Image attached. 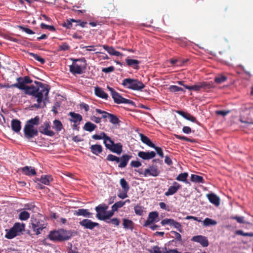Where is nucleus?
<instances>
[{
  "label": "nucleus",
  "mask_w": 253,
  "mask_h": 253,
  "mask_svg": "<svg viewBox=\"0 0 253 253\" xmlns=\"http://www.w3.org/2000/svg\"><path fill=\"white\" fill-rule=\"evenodd\" d=\"M148 217L155 221V219L158 217V213L157 211L150 212L149 213Z\"/></svg>",
  "instance_id": "nucleus-56"
},
{
  "label": "nucleus",
  "mask_w": 253,
  "mask_h": 253,
  "mask_svg": "<svg viewBox=\"0 0 253 253\" xmlns=\"http://www.w3.org/2000/svg\"><path fill=\"white\" fill-rule=\"evenodd\" d=\"M79 224L84 229L89 230H93L95 227L98 226L99 225L97 222H93L89 219H84L79 222Z\"/></svg>",
  "instance_id": "nucleus-12"
},
{
  "label": "nucleus",
  "mask_w": 253,
  "mask_h": 253,
  "mask_svg": "<svg viewBox=\"0 0 253 253\" xmlns=\"http://www.w3.org/2000/svg\"><path fill=\"white\" fill-rule=\"evenodd\" d=\"M25 228V224L24 223L16 222L10 229L5 230L6 233L5 237L8 239H11L20 235L22 231H24Z\"/></svg>",
  "instance_id": "nucleus-4"
},
{
  "label": "nucleus",
  "mask_w": 253,
  "mask_h": 253,
  "mask_svg": "<svg viewBox=\"0 0 253 253\" xmlns=\"http://www.w3.org/2000/svg\"><path fill=\"white\" fill-rule=\"evenodd\" d=\"M185 119L192 122L198 123L196 119L189 113L187 114V115H186Z\"/></svg>",
  "instance_id": "nucleus-59"
},
{
  "label": "nucleus",
  "mask_w": 253,
  "mask_h": 253,
  "mask_svg": "<svg viewBox=\"0 0 253 253\" xmlns=\"http://www.w3.org/2000/svg\"><path fill=\"white\" fill-rule=\"evenodd\" d=\"M79 64H72L69 66V71L73 75H81L84 72L86 68V61Z\"/></svg>",
  "instance_id": "nucleus-8"
},
{
  "label": "nucleus",
  "mask_w": 253,
  "mask_h": 253,
  "mask_svg": "<svg viewBox=\"0 0 253 253\" xmlns=\"http://www.w3.org/2000/svg\"><path fill=\"white\" fill-rule=\"evenodd\" d=\"M134 212L136 214L138 215H141L143 212V208L139 205H137L134 208Z\"/></svg>",
  "instance_id": "nucleus-49"
},
{
  "label": "nucleus",
  "mask_w": 253,
  "mask_h": 253,
  "mask_svg": "<svg viewBox=\"0 0 253 253\" xmlns=\"http://www.w3.org/2000/svg\"><path fill=\"white\" fill-rule=\"evenodd\" d=\"M21 122L19 120L13 119L11 123L12 130L15 132H19L21 128Z\"/></svg>",
  "instance_id": "nucleus-23"
},
{
  "label": "nucleus",
  "mask_w": 253,
  "mask_h": 253,
  "mask_svg": "<svg viewBox=\"0 0 253 253\" xmlns=\"http://www.w3.org/2000/svg\"><path fill=\"white\" fill-rule=\"evenodd\" d=\"M52 128L57 132L60 131L63 128L62 123L58 120H55L53 122Z\"/></svg>",
  "instance_id": "nucleus-35"
},
{
  "label": "nucleus",
  "mask_w": 253,
  "mask_h": 253,
  "mask_svg": "<svg viewBox=\"0 0 253 253\" xmlns=\"http://www.w3.org/2000/svg\"><path fill=\"white\" fill-rule=\"evenodd\" d=\"M122 84L127 88L137 90H140L145 87L144 84L141 82L130 78L124 79L123 81Z\"/></svg>",
  "instance_id": "nucleus-5"
},
{
  "label": "nucleus",
  "mask_w": 253,
  "mask_h": 253,
  "mask_svg": "<svg viewBox=\"0 0 253 253\" xmlns=\"http://www.w3.org/2000/svg\"><path fill=\"white\" fill-rule=\"evenodd\" d=\"M139 136L141 141L150 147H154V144H153L151 140L146 135L142 133H139Z\"/></svg>",
  "instance_id": "nucleus-29"
},
{
  "label": "nucleus",
  "mask_w": 253,
  "mask_h": 253,
  "mask_svg": "<svg viewBox=\"0 0 253 253\" xmlns=\"http://www.w3.org/2000/svg\"><path fill=\"white\" fill-rule=\"evenodd\" d=\"M41 27L42 29H48V30L52 31V32H54L55 31V28H54V27L53 26L47 25L43 23H42L41 24Z\"/></svg>",
  "instance_id": "nucleus-52"
},
{
  "label": "nucleus",
  "mask_w": 253,
  "mask_h": 253,
  "mask_svg": "<svg viewBox=\"0 0 253 253\" xmlns=\"http://www.w3.org/2000/svg\"><path fill=\"white\" fill-rule=\"evenodd\" d=\"M51 126L49 123L47 121H45L43 124L39 127V130L41 133L49 136H53L54 135L55 133L51 130H50Z\"/></svg>",
  "instance_id": "nucleus-10"
},
{
  "label": "nucleus",
  "mask_w": 253,
  "mask_h": 253,
  "mask_svg": "<svg viewBox=\"0 0 253 253\" xmlns=\"http://www.w3.org/2000/svg\"><path fill=\"white\" fill-rule=\"evenodd\" d=\"M47 223L39 217H32L30 220L29 228L33 231L35 234L39 235L42 231L46 228Z\"/></svg>",
  "instance_id": "nucleus-3"
},
{
  "label": "nucleus",
  "mask_w": 253,
  "mask_h": 253,
  "mask_svg": "<svg viewBox=\"0 0 253 253\" xmlns=\"http://www.w3.org/2000/svg\"><path fill=\"white\" fill-rule=\"evenodd\" d=\"M68 115L71 117V118L69 119V120L71 122H73L74 124H79V123L83 120L82 115L79 114L71 112H69Z\"/></svg>",
  "instance_id": "nucleus-19"
},
{
  "label": "nucleus",
  "mask_w": 253,
  "mask_h": 253,
  "mask_svg": "<svg viewBox=\"0 0 253 253\" xmlns=\"http://www.w3.org/2000/svg\"><path fill=\"white\" fill-rule=\"evenodd\" d=\"M170 233L171 237L174 238L175 240H176L177 241H181V236L179 233L174 231H170Z\"/></svg>",
  "instance_id": "nucleus-46"
},
{
  "label": "nucleus",
  "mask_w": 253,
  "mask_h": 253,
  "mask_svg": "<svg viewBox=\"0 0 253 253\" xmlns=\"http://www.w3.org/2000/svg\"><path fill=\"white\" fill-rule=\"evenodd\" d=\"M103 48L107 51V52L111 55L120 56L122 55V53L115 50L112 46H109L106 45H102Z\"/></svg>",
  "instance_id": "nucleus-24"
},
{
  "label": "nucleus",
  "mask_w": 253,
  "mask_h": 253,
  "mask_svg": "<svg viewBox=\"0 0 253 253\" xmlns=\"http://www.w3.org/2000/svg\"><path fill=\"white\" fill-rule=\"evenodd\" d=\"M181 188V185L177 182H173L172 185L169 187L168 191L165 193V195L169 196L176 193L177 191Z\"/></svg>",
  "instance_id": "nucleus-14"
},
{
  "label": "nucleus",
  "mask_w": 253,
  "mask_h": 253,
  "mask_svg": "<svg viewBox=\"0 0 253 253\" xmlns=\"http://www.w3.org/2000/svg\"><path fill=\"white\" fill-rule=\"evenodd\" d=\"M90 119L91 121L96 124H99L101 122V118L97 117L95 116H91Z\"/></svg>",
  "instance_id": "nucleus-63"
},
{
  "label": "nucleus",
  "mask_w": 253,
  "mask_h": 253,
  "mask_svg": "<svg viewBox=\"0 0 253 253\" xmlns=\"http://www.w3.org/2000/svg\"><path fill=\"white\" fill-rule=\"evenodd\" d=\"M131 157L132 156L131 155L127 154L123 155L120 158V161L118 167L121 168H125Z\"/></svg>",
  "instance_id": "nucleus-18"
},
{
  "label": "nucleus",
  "mask_w": 253,
  "mask_h": 253,
  "mask_svg": "<svg viewBox=\"0 0 253 253\" xmlns=\"http://www.w3.org/2000/svg\"><path fill=\"white\" fill-rule=\"evenodd\" d=\"M227 80L226 77L222 75H219L214 79V81L218 84H220Z\"/></svg>",
  "instance_id": "nucleus-45"
},
{
  "label": "nucleus",
  "mask_w": 253,
  "mask_h": 253,
  "mask_svg": "<svg viewBox=\"0 0 253 253\" xmlns=\"http://www.w3.org/2000/svg\"><path fill=\"white\" fill-rule=\"evenodd\" d=\"M171 226H173L175 228H176L179 232H182L183 231L182 227L181 224L179 222H178L175 221L172 219V221H171Z\"/></svg>",
  "instance_id": "nucleus-43"
},
{
  "label": "nucleus",
  "mask_w": 253,
  "mask_h": 253,
  "mask_svg": "<svg viewBox=\"0 0 253 253\" xmlns=\"http://www.w3.org/2000/svg\"><path fill=\"white\" fill-rule=\"evenodd\" d=\"M21 169L24 174L28 176L35 175L36 174L35 169L31 166H25L22 168Z\"/></svg>",
  "instance_id": "nucleus-20"
},
{
  "label": "nucleus",
  "mask_w": 253,
  "mask_h": 253,
  "mask_svg": "<svg viewBox=\"0 0 253 253\" xmlns=\"http://www.w3.org/2000/svg\"><path fill=\"white\" fill-rule=\"evenodd\" d=\"M60 241L68 240L72 236L71 231H67L64 229L60 230Z\"/></svg>",
  "instance_id": "nucleus-21"
},
{
  "label": "nucleus",
  "mask_w": 253,
  "mask_h": 253,
  "mask_svg": "<svg viewBox=\"0 0 253 253\" xmlns=\"http://www.w3.org/2000/svg\"><path fill=\"white\" fill-rule=\"evenodd\" d=\"M169 90L171 92H178V91H183L184 90L182 88L179 87L176 85H171L169 87Z\"/></svg>",
  "instance_id": "nucleus-53"
},
{
  "label": "nucleus",
  "mask_w": 253,
  "mask_h": 253,
  "mask_svg": "<svg viewBox=\"0 0 253 253\" xmlns=\"http://www.w3.org/2000/svg\"><path fill=\"white\" fill-rule=\"evenodd\" d=\"M120 183L124 191H128L129 189V186L127 181L124 179L122 178L120 181Z\"/></svg>",
  "instance_id": "nucleus-42"
},
{
  "label": "nucleus",
  "mask_w": 253,
  "mask_h": 253,
  "mask_svg": "<svg viewBox=\"0 0 253 253\" xmlns=\"http://www.w3.org/2000/svg\"><path fill=\"white\" fill-rule=\"evenodd\" d=\"M107 149H109L113 153H116L118 155L121 154L123 151V145L121 143H114L111 146H107Z\"/></svg>",
  "instance_id": "nucleus-15"
},
{
  "label": "nucleus",
  "mask_w": 253,
  "mask_h": 253,
  "mask_svg": "<svg viewBox=\"0 0 253 253\" xmlns=\"http://www.w3.org/2000/svg\"><path fill=\"white\" fill-rule=\"evenodd\" d=\"M125 205V202H123V201H119L115 203L111 207L112 209H113V211H117L119 208L123 207Z\"/></svg>",
  "instance_id": "nucleus-44"
},
{
  "label": "nucleus",
  "mask_w": 253,
  "mask_h": 253,
  "mask_svg": "<svg viewBox=\"0 0 253 253\" xmlns=\"http://www.w3.org/2000/svg\"><path fill=\"white\" fill-rule=\"evenodd\" d=\"M134 223L132 220L126 218L123 219V225L125 229H130L132 231L134 228Z\"/></svg>",
  "instance_id": "nucleus-25"
},
{
  "label": "nucleus",
  "mask_w": 253,
  "mask_h": 253,
  "mask_svg": "<svg viewBox=\"0 0 253 253\" xmlns=\"http://www.w3.org/2000/svg\"><path fill=\"white\" fill-rule=\"evenodd\" d=\"M191 241L200 243L203 247H207L209 244L208 238L202 235L193 236L191 239Z\"/></svg>",
  "instance_id": "nucleus-13"
},
{
  "label": "nucleus",
  "mask_w": 253,
  "mask_h": 253,
  "mask_svg": "<svg viewBox=\"0 0 253 253\" xmlns=\"http://www.w3.org/2000/svg\"><path fill=\"white\" fill-rule=\"evenodd\" d=\"M53 180L51 175H42L40 179V182L45 185H49L50 182Z\"/></svg>",
  "instance_id": "nucleus-32"
},
{
  "label": "nucleus",
  "mask_w": 253,
  "mask_h": 253,
  "mask_svg": "<svg viewBox=\"0 0 253 253\" xmlns=\"http://www.w3.org/2000/svg\"><path fill=\"white\" fill-rule=\"evenodd\" d=\"M40 124V117L38 116L28 120L23 128L24 135L26 138L30 139L38 135V129L35 126Z\"/></svg>",
  "instance_id": "nucleus-2"
},
{
  "label": "nucleus",
  "mask_w": 253,
  "mask_h": 253,
  "mask_svg": "<svg viewBox=\"0 0 253 253\" xmlns=\"http://www.w3.org/2000/svg\"><path fill=\"white\" fill-rule=\"evenodd\" d=\"M126 62L127 66L131 67L134 69L138 70L139 69V64H140L139 61L135 59L127 58L126 59Z\"/></svg>",
  "instance_id": "nucleus-26"
},
{
  "label": "nucleus",
  "mask_w": 253,
  "mask_h": 253,
  "mask_svg": "<svg viewBox=\"0 0 253 253\" xmlns=\"http://www.w3.org/2000/svg\"><path fill=\"white\" fill-rule=\"evenodd\" d=\"M153 148H154L157 152V153L161 157H164V153L163 152V150L161 147L156 146L155 145H154V147H152Z\"/></svg>",
  "instance_id": "nucleus-58"
},
{
  "label": "nucleus",
  "mask_w": 253,
  "mask_h": 253,
  "mask_svg": "<svg viewBox=\"0 0 253 253\" xmlns=\"http://www.w3.org/2000/svg\"><path fill=\"white\" fill-rule=\"evenodd\" d=\"M106 160L109 161L116 162L117 163H119L120 161L119 157L112 154H109L107 157Z\"/></svg>",
  "instance_id": "nucleus-47"
},
{
  "label": "nucleus",
  "mask_w": 253,
  "mask_h": 253,
  "mask_svg": "<svg viewBox=\"0 0 253 253\" xmlns=\"http://www.w3.org/2000/svg\"><path fill=\"white\" fill-rule=\"evenodd\" d=\"M109 122L114 125H119L120 121L118 117L113 114H110L109 115Z\"/></svg>",
  "instance_id": "nucleus-37"
},
{
  "label": "nucleus",
  "mask_w": 253,
  "mask_h": 253,
  "mask_svg": "<svg viewBox=\"0 0 253 253\" xmlns=\"http://www.w3.org/2000/svg\"><path fill=\"white\" fill-rule=\"evenodd\" d=\"M20 80L22 81L26 84H31L32 83V80L28 76H25L24 77H20Z\"/></svg>",
  "instance_id": "nucleus-57"
},
{
  "label": "nucleus",
  "mask_w": 253,
  "mask_h": 253,
  "mask_svg": "<svg viewBox=\"0 0 253 253\" xmlns=\"http://www.w3.org/2000/svg\"><path fill=\"white\" fill-rule=\"evenodd\" d=\"M96 127L97 126L95 124L90 122H88L85 124L83 127V129L86 131L91 132L93 131Z\"/></svg>",
  "instance_id": "nucleus-33"
},
{
  "label": "nucleus",
  "mask_w": 253,
  "mask_h": 253,
  "mask_svg": "<svg viewBox=\"0 0 253 253\" xmlns=\"http://www.w3.org/2000/svg\"><path fill=\"white\" fill-rule=\"evenodd\" d=\"M74 215L78 216H83L85 217L90 218L92 217V213L89 212L88 210L84 209H79L74 211Z\"/></svg>",
  "instance_id": "nucleus-17"
},
{
  "label": "nucleus",
  "mask_w": 253,
  "mask_h": 253,
  "mask_svg": "<svg viewBox=\"0 0 253 253\" xmlns=\"http://www.w3.org/2000/svg\"><path fill=\"white\" fill-rule=\"evenodd\" d=\"M201 90L203 89L204 90L207 91L208 89L213 88L214 85L213 83L211 82H200Z\"/></svg>",
  "instance_id": "nucleus-31"
},
{
  "label": "nucleus",
  "mask_w": 253,
  "mask_h": 253,
  "mask_svg": "<svg viewBox=\"0 0 253 253\" xmlns=\"http://www.w3.org/2000/svg\"><path fill=\"white\" fill-rule=\"evenodd\" d=\"M230 110H217L215 112V114L222 116H225L230 113Z\"/></svg>",
  "instance_id": "nucleus-54"
},
{
  "label": "nucleus",
  "mask_w": 253,
  "mask_h": 253,
  "mask_svg": "<svg viewBox=\"0 0 253 253\" xmlns=\"http://www.w3.org/2000/svg\"><path fill=\"white\" fill-rule=\"evenodd\" d=\"M30 217V213L25 211H21L19 214V219L21 220H26Z\"/></svg>",
  "instance_id": "nucleus-38"
},
{
  "label": "nucleus",
  "mask_w": 253,
  "mask_h": 253,
  "mask_svg": "<svg viewBox=\"0 0 253 253\" xmlns=\"http://www.w3.org/2000/svg\"><path fill=\"white\" fill-rule=\"evenodd\" d=\"M128 191H124L118 194V196L122 199H124L127 197V192Z\"/></svg>",
  "instance_id": "nucleus-61"
},
{
  "label": "nucleus",
  "mask_w": 253,
  "mask_h": 253,
  "mask_svg": "<svg viewBox=\"0 0 253 253\" xmlns=\"http://www.w3.org/2000/svg\"><path fill=\"white\" fill-rule=\"evenodd\" d=\"M188 176V174L187 172H183L179 174L176 177V180L179 181H182L187 184L189 183V182L187 181V177Z\"/></svg>",
  "instance_id": "nucleus-34"
},
{
  "label": "nucleus",
  "mask_w": 253,
  "mask_h": 253,
  "mask_svg": "<svg viewBox=\"0 0 253 253\" xmlns=\"http://www.w3.org/2000/svg\"><path fill=\"white\" fill-rule=\"evenodd\" d=\"M91 152L95 155H98L102 152V147L101 145L95 144L90 147Z\"/></svg>",
  "instance_id": "nucleus-30"
},
{
  "label": "nucleus",
  "mask_w": 253,
  "mask_h": 253,
  "mask_svg": "<svg viewBox=\"0 0 253 253\" xmlns=\"http://www.w3.org/2000/svg\"><path fill=\"white\" fill-rule=\"evenodd\" d=\"M29 55L33 57L35 60L39 61L41 64H43L45 62V60L43 58H42L41 56L38 55L37 54L34 53H30Z\"/></svg>",
  "instance_id": "nucleus-48"
},
{
  "label": "nucleus",
  "mask_w": 253,
  "mask_h": 253,
  "mask_svg": "<svg viewBox=\"0 0 253 253\" xmlns=\"http://www.w3.org/2000/svg\"><path fill=\"white\" fill-rule=\"evenodd\" d=\"M107 88L110 91L112 97L116 103H124L128 104H133L134 103V102L132 100L126 99L123 97L118 92L116 91L115 89L112 87H111L109 86H107Z\"/></svg>",
  "instance_id": "nucleus-7"
},
{
  "label": "nucleus",
  "mask_w": 253,
  "mask_h": 253,
  "mask_svg": "<svg viewBox=\"0 0 253 253\" xmlns=\"http://www.w3.org/2000/svg\"><path fill=\"white\" fill-rule=\"evenodd\" d=\"M103 143L104 144L105 147L107 148V146L108 145L109 146H111L112 145H113L115 143L111 139V138L108 136V138H106L105 141H103Z\"/></svg>",
  "instance_id": "nucleus-55"
},
{
  "label": "nucleus",
  "mask_w": 253,
  "mask_h": 253,
  "mask_svg": "<svg viewBox=\"0 0 253 253\" xmlns=\"http://www.w3.org/2000/svg\"><path fill=\"white\" fill-rule=\"evenodd\" d=\"M40 88L38 91L36 92L34 94H31L35 98H37V104H34L32 106V108L35 107L37 108H43L45 105V101L48 99V93L49 88L48 85L46 84L39 83Z\"/></svg>",
  "instance_id": "nucleus-1"
},
{
  "label": "nucleus",
  "mask_w": 253,
  "mask_h": 253,
  "mask_svg": "<svg viewBox=\"0 0 253 253\" xmlns=\"http://www.w3.org/2000/svg\"><path fill=\"white\" fill-rule=\"evenodd\" d=\"M207 197L209 201L216 206H218L220 204V199L214 193H211L207 195Z\"/></svg>",
  "instance_id": "nucleus-22"
},
{
  "label": "nucleus",
  "mask_w": 253,
  "mask_h": 253,
  "mask_svg": "<svg viewBox=\"0 0 253 253\" xmlns=\"http://www.w3.org/2000/svg\"><path fill=\"white\" fill-rule=\"evenodd\" d=\"M95 111L100 114H102V116L101 117V119H103L105 120L107 118H109V116H110L109 115H110V113H108L105 111L101 110V109H98V108H96L95 109Z\"/></svg>",
  "instance_id": "nucleus-41"
},
{
  "label": "nucleus",
  "mask_w": 253,
  "mask_h": 253,
  "mask_svg": "<svg viewBox=\"0 0 253 253\" xmlns=\"http://www.w3.org/2000/svg\"><path fill=\"white\" fill-rule=\"evenodd\" d=\"M75 21H76V20L74 19H68L62 25L67 29H70L72 27V22H75Z\"/></svg>",
  "instance_id": "nucleus-50"
},
{
  "label": "nucleus",
  "mask_w": 253,
  "mask_h": 253,
  "mask_svg": "<svg viewBox=\"0 0 253 253\" xmlns=\"http://www.w3.org/2000/svg\"><path fill=\"white\" fill-rule=\"evenodd\" d=\"M106 223H112L114 224V225L118 226L119 225L120 221L119 218H113L112 219H110V220L108 221H106Z\"/></svg>",
  "instance_id": "nucleus-51"
},
{
  "label": "nucleus",
  "mask_w": 253,
  "mask_h": 253,
  "mask_svg": "<svg viewBox=\"0 0 253 253\" xmlns=\"http://www.w3.org/2000/svg\"><path fill=\"white\" fill-rule=\"evenodd\" d=\"M48 238L52 241H60V231H51L48 235Z\"/></svg>",
  "instance_id": "nucleus-28"
},
{
  "label": "nucleus",
  "mask_w": 253,
  "mask_h": 253,
  "mask_svg": "<svg viewBox=\"0 0 253 253\" xmlns=\"http://www.w3.org/2000/svg\"><path fill=\"white\" fill-rule=\"evenodd\" d=\"M161 173V170L156 165H149L147 169H145L144 177L158 176Z\"/></svg>",
  "instance_id": "nucleus-9"
},
{
  "label": "nucleus",
  "mask_w": 253,
  "mask_h": 253,
  "mask_svg": "<svg viewBox=\"0 0 253 253\" xmlns=\"http://www.w3.org/2000/svg\"><path fill=\"white\" fill-rule=\"evenodd\" d=\"M115 68L114 66H110L107 68H104L102 69V71L105 73H109L110 72H112L114 71Z\"/></svg>",
  "instance_id": "nucleus-60"
},
{
  "label": "nucleus",
  "mask_w": 253,
  "mask_h": 253,
  "mask_svg": "<svg viewBox=\"0 0 253 253\" xmlns=\"http://www.w3.org/2000/svg\"><path fill=\"white\" fill-rule=\"evenodd\" d=\"M108 209V206L105 204H102L99 205L96 207L95 210L97 212L96 217L101 220H103L104 215L106 212V211Z\"/></svg>",
  "instance_id": "nucleus-11"
},
{
  "label": "nucleus",
  "mask_w": 253,
  "mask_h": 253,
  "mask_svg": "<svg viewBox=\"0 0 253 253\" xmlns=\"http://www.w3.org/2000/svg\"><path fill=\"white\" fill-rule=\"evenodd\" d=\"M191 180L195 183H205V180L202 176L194 174L191 175Z\"/></svg>",
  "instance_id": "nucleus-36"
},
{
  "label": "nucleus",
  "mask_w": 253,
  "mask_h": 253,
  "mask_svg": "<svg viewBox=\"0 0 253 253\" xmlns=\"http://www.w3.org/2000/svg\"><path fill=\"white\" fill-rule=\"evenodd\" d=\"M138 156L143 160H150L154 158L156 156V153L154 151L151 152H144L140 151L138 153Z\"/></svg>",
  "instance_id": "nucleus-16"
},
{
  "label": "nucleus",
  "mask_w": 253,
  "mask_h": 253,
  "mask_svg": "<svg viewBox=\"0 0 253 253\" xmlns=\"http://www.w3.org/2000/svg\"><path fill=\"white\" fill-rule=\"evenodd\" d=\"M19 79L20 77L17 79V81L18 82L19 89L25 90V93L28 95L34 94L36 92L38 91V89L40 88V85L39 83H42L41 82L35 81V83L36 84V86L33 85L27 86L22 81H21Z\"/></svg>",
  "instance_id": "nucleus-6"
},
{
  "label": "nucleus",
  "mask_w": 253,
  "mask_h": 253,
  "mask_svg": "<svg viewBox=\"0 0 253 253\" xmlns=\"http://www.w3.org/2000/svg\"><path fill=\"white\" fill-rule=\"evenodd\" d=\"M216 224L217 222L215 220L208 217L206 218L203 221V224L206 226L215 225Z\"/></svg>",
  "instance_id": "nucleus-39"
},
{
  "label": "nucleus",
  "mask_w": 253,
  "mask_h": 253,
  "mask_svg": "<svg viewBox=\"0 0 253 253\" xmlns=\"http://www.w3.org/2000/svg\"><path fill=\"white\" fill-rule=\"evenodd\" d=\"M171 221H172V219H169V218H166L163 220H162L161 222V223L163 225H171Z\"/></svg>",
  "instance_id": "nucleus-62"
},
{
  "label": "nucleus",
  "mask_w": 253,
  "mask_h": 253,
  "mask_svg": "<svg viewBox=\"0 0 253 253\" xmlns=\"http://www.w3.org/2000/svg\"><path fill=\"white\" fill-rule=\"evenodd\" d=\"M115 211H113V209H112L111 210L109 211H106V213L103 216V221L105 222L106 221H108L107 220L109 219L110 217H111L114 215Z\"/></svg>",
  "instance_id": "nucleus-40"
},
{
  "label": "nucleus",
  "mask_w": 253,
  "mask_h": 253,
  "mask_svg": "<svg viewBox=\"0 0 253 253\" xmlns=\"http://www.w3.org/2000/svg\"><path fill=\"white\" fill-rule=\"evenodd\" d=\"M94 92L95 94L100 98L107 99L108 97V94L100 87H95Z\"/></svg>",
  "instance_id": "nucleus-27"
},
{
  "label": "nucleus",
  "mask_w": 253,
  "mask_h": 253,
  "mask_svg": "<svg viewBox=\"0 0 253 253\" xmlns=\"http://www.w3.org/2000/svg\"><path fill=\"white\" fill-rule=\"evenodd\" d=\"M130 165L132 167L138 168L141 166V163L137 161H132Z\"/></svg>",
  "instance_id": "nucleus-64"
}]
</instances>
